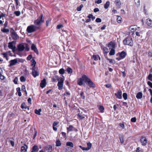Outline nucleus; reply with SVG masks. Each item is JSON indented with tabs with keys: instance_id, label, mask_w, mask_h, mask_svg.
<instances>
[{
	"instance_id": "obj_1",
	"label": "nucleus",
	"mask_w": 152,
	"mask_h": 152,
	"mask_svg": "<svg viewBox=\"0 0 152 152\" xmlns=\"http://www.w3.org/2000/svg\"><path fill=\"white\" fill-rule=\"evenodd\" d=\"M83 81L91 88H95L96 87L95 84L85 75H83L81 77L79 78L77 81V82L79 85L81 86L83 85Z\"/></svg>"
},
{
	"instance_id": "obj_2",
	"label": "nucleus",
	"mask_w": 152,
	"mask_h": 152,
	"mask_svg": "<svg viewBox=\"0 0 152 152\" xmlns=\"http://www.w3.org/2000/svg\"><path fill=\"white\" fill-rule=\"evenodd\" d=\"M43 15L42 14L37 19L35 20L34 21V24L36 26L40 27V29L41 28V24L44 22V20L43 19Z\"/></svg>"
},
{
	"instance_id": "obj_3",
	"label": "nucleus",
	"mask_w": 152,
	"mask_h": 152,
	"mask_svg": "<svg viewBox=\"0 0 152 152\" xmlns=\"http://www.w3.org/2000/svg\"><path fill=\"white\" fill-rule=\"evenodd\" d=\"M40 29V27L36 26L34 25H31L28 26L26 29V31L29 33H32Z\"/></svg>"
},
{
	"instance_id": "obj_4",
	"label": "nucleus",
	"mask_w": 152,
	"mask_h": 152,
	"mask_svg": "<svg viewBox=\"0 0 152 152\" xmlns=\"http://www.w3.org/2000/svg\"><path fill=\"white\" fill-rule=\"evenodd\" d=\"M123 42L124 45H127L131 47H132L133 45L132 38L129 36H128L124 40Z\"/></svg>"
},
{
	"instance_id": "obj_5",
	"label": "nucleus",
	"mask_w": 152,
	"mask_h": 152,
	"mask_svg": "<svg viewBox=\"0 0 152 152\" xmlns=\"http://www.w3.org/2000/svg\"><path fill=\"white\" fill-rule=\"evenodd\" d=\"M119 55V57L117 58L116 59L118 61H120L124 58L126 55V53L124 51H122L121 52L118 53L116 55L117 56Z\"/></svg>"
},
{
	"instance_id": "obj_6",
	"label": "nucleus",
	"mask_w": 152,
	"mask_h": 152,
	"mask_svg": "<svg viewBox=\"0 0 152 152\" xmlns=\"http://www.w3.org/2000/svg\"><path fill=\"white\" fill-rule=\"evenodd\" d=\"M64 80V79L63 78L60 77L59 81H58L57 86L59 90H61L63 89Z\"/></svg>"
},
{
	"instance_id": "obj_7",
	"label": "nucleus",
	"mask_w": 152,
	"mask_h": 152,
	"mask_svg": "<svg viewBox=\"0 0 152 152\" xmlns=\"http://www.w3.org/2000/svg\"><path fill=\"white\" fill-rule=\"evenodd\" d=\"M140 140L142 145L144 146L146 145L147 142V140L145 137L142 136L141 137Z\"/></svg>"
},
{
	"instance_id": "obj_8",
	"label": "nucleus",
	"mask_w": 152,
	"mask_h": 152,
	"mask_svg": "<svg viewBox=\"0 0 152 152\" xmlns=\"http://www.w3.org/2000/svg\"><path fill=\"white\" fill-rule=\"evenodd\" d=\"M18 63L17 58H15L12 60L9 61L10 64L9 66L10 67L15 65Z\"/></svg>"
},
{
	"instance_id": "obj_9",
	"label": "nucleus",
	"mask_w": 152,
	"mask_h": 152,
	"mask_svg": "<svg viewBox=\"0 0 152 152\" xmlns=\"http://www.w3.org/2000/svg\"><path fill=\"white\" fill-rule=\"evenodd\" d=\"M46 80L45 78H44L41 81L40 84V86L42 88H43L46 86Z\"/></svg>"
},
{
	"instance_id": "obj_10",
	"label": "nucleus",
	"mask_w": 152,
	"mask_h": 152,
	"mask_svg": "<svg viewBox=\"0 0 152 152\" xmlns=\"http://www.w3.org/2000/svg\"><path fill=\"white\" fill-rule=\"evenodd\" d=\"M116 98L121 99L122 98V91L121 90L118 91L117 93L115 94Z\"/></svg>"
},
{
	"instance_id": "obj_11",
	"label": "nucleus",
	"mask_w": 152,
	"mask_h": 152,
	"mask_svg": "<svg viewBox=\"0 0 152 152\" xmlns=\"http://www.w3.org/2000/svg\"><path fill=\"white\" fill-rule=\"evenodd\" d=\"M31 49L32 50H33L37 54H39L38 50L36 45L34 44H32V45L31 46Z\"/></svg>"
},
{
	"instance_id": "obj_12",
	"label": "nucleus",
	"mask_w": 152,
	"mask_h": 152,
	"mask_svg": "<svg viewBox=\"0 0 152 152\" xmlns=\"http://www.w3.org/2000/svg\"><path fill=\"white\" fill-rule=\"evenodd\" d=\"M91 58H93L95 61H97L98 60L100 61L101 58L98 55H93L91 57Z\"/></svg>"
},
{
	"instance_id": "obj_13",
	"label": "nucleus",
	"mask_w": 152,
	"mask_h": 152,
	"mask_svg": "<svg viewBox=\"0 0 152 152\" xmlns=\"http://www.w3.org/2000/svg\"><path fill=\"white\" fill-rule=\"evenodd\" d=\"M28 148V146L25 144H24L23 146H22L21 148V152H26L27 149Z\"/></svg>"
},
{
	"instance_id": "obj_14",
	"label": "nucleus",
	"mask_w": 152,
	"mask_h": 152,
	"mask_svg": "<svg viewBox=\"0 0 152 152\" xmlns=\"http://www.w3.org/2000/svg\"><path fill=\"white\" fill-rule=\"evenodd\" d=\"M107 46L109 48L112 47V48H115V44L112 41H111L107 44Z\"/></svg>"
},
{
	"instance_id": "obj_15",
	"label": "nucleus",
	"mask_w": 152,
	"mask_h": 152,
	"mask_svg": "<svg viewBox=\"0 0 152 152\" xmlns=\"http://www.w3.org/2000/svg\"><path fill=\"white\" fill-rule=\"evenodd\" d=\"M60 77H59L58 76L55 75L52 78V81L53 82H56V80L57 81H59Z\"/></svg>"
},
{
	"instance_id": "obj_16",
	"label": "nucleus",
	"mask_w": 152,
	"mask_h": 152,
	"mask_svg": "<svg viewBox=\"0 0 152 152\" xmlns=\"http://www.w3.org/2000/svg\"><path fill=\"white\" fill-rule=\"evenodd\" d=\"M32 75L34 77L39 75V72L37 70H34L32 71Z\"/></svg>"
},
{
	"instance_id": "obj_17",
	"label": "nucleus",
	"mask_w": 152,
	"mask_h": 152,
	"mask_svg": "<svg viewBox=\"0 0 152 152\" xmlns=\"http://www.w3.org/2000/svg\"><path fill=\"white\" fill-rule=\"evenodd\" d=\"M18 48L19 51H22L24 50L25 47L23 45L20 44L18 45Z\"/></svg>"
},
{
	"instance_id": "obj_18",
	"label": "nucleus",
	"mask_w": 152,
	"mask_h": 152,
	"mask_svg": "<svg viewBox=\"0 0 152 152\" xmlns=\"http://www.w3.org/2000/svg\"><path fill=\"white\" fill-rule=\"evenodd\" d=\"M59 124V122L57 121H55L53 123V130L56 131L57 130V129L56 127H55V126H56V125H58Z\"/></svg>"
},
{
	"instance_id": "obj_19",
	"label": "nucleus",
	"mask_w": 152,
	"mask_h": 152,
	"mask_svg": "<svg viewBox=\"0 0 152 152\" xmlns=\"http://www.w3.org/2000/svg\"><path fill=\"white\" fill-rule=\"evenodd\" d=\"M11 36L12 39L14 40H16L19 38V37L16 33L11 34Z\"/></svg>"
},
{
	"instance_id": "obj_20",
	"label": "nucleus",
	"mask_w": 152,
	"mask_h": 152,
	"mask_svg": "<svg viewBox=\"0 0 152 152\" xmlns=\"http://www.w3.org/2000/svg\"><path fill=\"white\" fill-rule=\"evenodd\" d=\"M114 3L115 4L116 6L118 8L120 7V5H121V2L120 0H115V1Z\"/></svg>"
},
{
	"instance_id": "obj_21",
	"label": "nucleus",
	"mask_w": 152,
	"mask_h": 152,
	"mask_svg": "<svg viewBox=\"0 0 152 152\" xmlns=\"http://www.w3.org/2000/svg\"><path fill=\"white\" fill-rule=\"evenodd\" d=\"M142 94L141 92H139L136 95V97L137 99H140L142 97Z\"/></svg>"
},
{
	"instance_id": "obj_22",
	"label": "nucleus",
	"mask_w": 152,
	"mask_h": 152,
	"mask_svg": "<svg viewBox=\"0 0 152 152\" xmlns=\"http://www.w3.org/2000/svg\"><path fill=\"white\" fill-rule=\"evenodd\" d=\"M32 150L35 152L38 151L39 150L38 146L37 145H34L32 147Z\"/></svg>"
},
{
	"instance_id": "obj_23",
	"label": "nucleus",
	"mask_w": 152,
	"mask_h": 152,
	"mask_svg": "<svg viewBox=\"0 0 152 152\" xmlns=\"http://www.w3.org/2000/svg\"><path fill=\"white\" fill-rule=\"evenodd\" d=\"M74 127L72 125H69L68 127L67 128V132L68 133L69 132L73 131Z\"/></svg>"
},
{
	"instance_id": "obj_24",
	"label": "nucleus",
	"mask_w": 152,
	"mask_h": 152,
	"mask_svg": "<svg viewBox=\"0 0 152 152\" xmlns=\"http://www.w3.org/2000/svg\"><path fill=\"white\" fill-rule=\"evenodd\" d=\"M147 23L148 26H152V20L150 19H147Z\"/></svg>"
},
{
	"instance_id": "obj_25",
	"label": "nucleus",
	"mask_w": 152,
	"mask_h": 152,
	"mask_svg": "<svg viewBox=\"0 0 152 152\" xmlns=\"http://www.w3.org/2000/svg\"><path fill=\"white\" fill-rule=\"evenodd\" d=\"M1 31L4 33H8L9 32V30L8 28H5L4 27L3 28L1 29Z\"/></svg>"
},
{
	"instance_id": "obj_26",
	"label": "nucleus",
	"mask_w": 152,
	"mask_h": 152,
	"mask_svg": "<svg viewBox=\"0 0 152 152\" xmlns=\"http://www.w3.org/2000/svg\"><path fill=\"white\" fill-rule=\"evenodd\" d=\"M66 145L69 146L71 148H73L74 145L73 143L72 142H68L66 143Z\"/></svg>"
},
{
	"instance_id": "obj_27",
	"label": "nucleus",
	"mask_w": 152,
	"mask_h": 152,
	"mask_svg": "<svg viewBox=\"0 0 152 152\" xmlns=\"http://www.w3.org/2000/svg\"><path fill=\"white\" fill-rule=\"evenodd\" d=\"M1 54L2 55H3L4 57L6 58L7 60H8L7 52L1 53Z\"/></svg>"
},
{
	"instance_id": "obj_28",
	"label": "nucleus",
	"mask_w": 152,
	"mask_h": 152,
	"mask_svg": "<svg viewBox=\"0 0 152 152\" xmlns=\"http://www.w3.org/2000/svg\"><path fill=\"white\" fill-rule=\"evenodd\" d=\"M56 146L57 147L60 146L61 145V143L59 139H57L56 142Z\"/></svg>"
},
{
	"instance_id": "obj_29",
	"label": "nucleus",
	"mask_w": 152,
	"mask_h": 152,
	"mask_svg": "<svg viewBox=\"0 0 152 152\" xmlns=\"http://www.w3.org/2000/svg\"><path fill=\"white\" fill-rule=\"evenodd\" d=\"M99 109L101 113H103L104 112V108L102 105L99 106Z\"/></svg>"
},
{
	"instance_id": "obj_30",
	"label": "nucleus",
	"mask_w": 152,
	"mask_h": 152,
	"mask_svg": "<svg viewBox=\"0 0 152 152\" xmlns=\"http://www.w3.org/2000/svg\"><path fill=\"white\" fill-rule=\"evenodd\" d=\"M3 73V71L1 70L0 71V79L1 80H4L5 79V77L2 75Z\"/></svg>"
},
{
	"instance_id": "obj_31",
	"label": "nucleus",
	"mask_w": 152,
	"mask_h": 152,
	"mask_svg": "<svg viewBox=\"0 0 152 152\" xmlns=\"http://www.w3.org/2000/svg\"><path fill=\"white\" fill-rule=\"evenodd\" d=\"M114 48H112L109 53V55L110 56L114 55L115 54V50Z\"/></svg>"
},
{
	"instance_id": "obj_32",
	"label": "nucleus",
	"mask_w": 152,
	"mask_h": 152,
	"mask_svg": "<svg viewBox=\"0 0 152 152\" xmlns=\"http://www.w3.org/2000/svg\"><path fill=\"white\" fill-rule=\"evenodd\" d=\"M110 5V2L109 1H107L106 2V3L104 5V8L105 9H107Z\"/></svg>"
},
{
	"instance_id": "obj_33",
	"label": "nucleus",
	"mask_w": 152,
	"mask_h": 152,
	"mask_svg": "<svg viewBox=\"0 0 152 152\" xmlns=\"http://www.w3.org/2000/svg\"><path fill=\"white\" fill-rule=\"evenodd\" d=\"M14 42V41L11 42H9L8 43V47L10 49H12V47H13V44Z\"/></svg>"
},
{
	"instance_id": "obj_34",
	"label": "nucleus",
	"mask_w": 152,
	"mask_h": 152,
	"mask_svg": "<svg viewBox=\"0 0 152 152\" xmlns=\"http://www.w3.org/2000/svg\"><path fill=\"white\" fill-rule=\"evenodd\" d=\"M20 107L22 109H26L28 107L26 105L25 103L23 102L21 104Z\"/></svg>"
},
{
	"instance_id": "obj_35",
	"label": "nucleus",
	"mask_w": 152,
	"mask_h": 152,
	"mask_svg": "<svg viewBox=\"0 0 152 152\" xmlns=\"http://www.w3.org/2000/svg\"><path fill=\"white\" fill-rule=\"evenodd\" d=\"M41 111V109H39L38 110L37 109H35L34 110V112L36 114L40 115H41L40 112Z\"/></svg>"
},
{
	"instance_id": "obj_36",
	"label": "nucleus",
	"mask_w": 152,
	"mask_h": 152,
	"mask_svg": "<svg viewBox=\"0 0 152 152\" xmlns=\"http://www.w3.org/2000/svg\"><path fill=\"white\" fill-rule=\"evenodd\" d=\"M47 150L48 151V152H51L52 151V147L50 145H49L47 147Z\"/></svg>"
},
{
	"instance_id": "obj_37",
	"label": "nucleus",
	"mask_w": 152,
	"mask_h": 152,
	"mask_svg": "<svg viewBox=\"0 0 152 152\" xmlns=\"http://www.w3.org/2000/svg\"><path fill=\"white\" fill-rule=\"evenodd\" d=\"M122 18L120 16L118 15L117 16V21L118 23H120L121 21Z\"/></svg>"
},
{
	"instance_id": "obj_38",
	"label": "nucleus",
	"mask_w": 152,
	"mask_h": 152,
	"mask_svg": "<svg viewBox=\"0 0 152 152\" xmlns=\"http://www.w3.org/2000/svg\"><path fill=\"white\" fill-rule=\"evenodd\" d=\"M66 71H67L68 74H71L72 72V69L69 67H68L67 68Z\"/></svg>"
},
{
	"instance_id": "obj_39",
	"label": "nucleus",
	"mask_w": 152,
	"mask_h": 152,
	"mask_svg": "<svg viewBox=\"0 0 152 152\" xmlns=\"http://www.w3.org/2000/svg\"><path fill=\"white\" fill-rule=\"evenodd\" d=\"M147 79L152 82V74L150 73L147 77Z\"/></svg>"
},
{
	"instance_id": "obj_40",
	"label": "nucleus",
	"mask_w": 152,
	"mask_h": 152,
	"mask_svg": "<svg viewBox=\"0 0 152 152\" xmlns=\"http://www.w3.org/2000/svg\"><path fill=\"white\" fill-rule=\"evenodd\" d=\"M103 50L104 51V54H107L108 52V50L106 47H104L103 48Z\"/></svg>"
},
{
	"instance_id": "obj_41",
	"label": "nucleus",
	"mask_w": 152,
	"mask_h": 152,
	"mask_svg": "<svg viewBox=\"0 0 152 152\" xmlns=\"http://www.w3.org/2000/svg\"><path fill=\"white\" fill-rule=\"evenodd\" d=\"M59 73L61 75H63L64 73V70L63 68L60 69L59 71Z\"/></svg>"
},
{
	"instance_id": "obj_42",
	"label": "nucleus",
	"mask_w": 152,
	"mask_h": 152,
	"mask_svg": "<svg viewBox=\"0 0 152 152\" xmlns=\"http://www.w3.org/2000/svg\"><path fill=\"white\" fill-rule=\"evenodd\" d=\"M87 149H88V150H89L91 148V146H92L90 142H88L87 143Z\"/></svg>"
},
{
	"instance_id": "obj_43",
	"label": "nucleus",
	"mask_w": 152,
	"mask_h": 152,
	"mask_svg": "<svg viewBox=\"0 0 152 152\" xmlns=\"http://www.w3.org/2000/svg\"><path fill=\"white\" fill-rule=\"evenodd\" d=\"M77 116L79 117L80 120L82 119L85 118V117L82 115H81L80 113H78Z\"/></svg>"
},
{
	"instance_id": "obj_44",
	"label": "nucleus",
	"mask_w": 152,
	"mask_h": 152,
	"mask_svg": "<svg viewBox=\"0 0 152 152\" xmlns=\"http://www.w3.org/2000/svg\"><path fill=\"white\" fill-rule=\"evenodd\" d=\"M123 96L124 99L126 100L127 99V95L126 93H124L123 94Z\"/></svg>"
},
{
	"instance_id": "obj_45",
	"label": "nucleus",
	"mask_w": 152,
	"mask_h": 152,
	"mask_svg": "<svg viewBox=\"0 0 152 152\" xmlns=\"http://www.w3.org/2000/svg\"><path fill=\"white\" fill-rule=\"evenodd\" d=\"M20 80L21 82H24L26 81V79L24 77L22 76L20 77Z\"/></svg>"
},
{
	"instance_id": "obj_46",
	"label": "nucleus",
	"mask_w": 152,
	"mask_h": 152,
	"mask_svg": "<svg viewBox=\"0 0 152 152\" xmlns=\"http://www.w3.org/2000/svg\"><path fill=\"white\" fill-rule=\"evenodd\" d=\"M119 139L121 143L122 144L124 142L123 137L122 136L119 137Z\"/></svg>"
},
{
	"instance_id": "obj_47",
	"label": "nucleus",
	"mask_w": 152,
	"mask_h": 152,
	"mask_svg": "<svg viewBox=\"0 0 152 152\" xmlns=\"http://www.w3.org/2000/svg\"><path fill=\"white\" fill-rule=\"evenodd\" d=\"M63 27V26L62 24H59L57 25L56 28L57 29H59Z\"/></svg>"
},
{
	"instance_id": "obj_48",
	"label": "nucleus",
	"mask_w": 152,
	"mask_h": 152,
	"mask_svg": "<svg viewBox=\"0 0 152 152\" xmlns=\"http://www.w3.org/2000/svg\"><path fill=\"white\" fill-rule=\"evenodd\" d=\"M80 96L81 99H84L85 98V96L84 95V93L83 92H81L80 93Z\"/></svg>"
},
{
	"instance_id": "obj_49",
	"label": "nucleus",
	"mask_w": 152,
	"mask_h": 152,
	"mask_svg": "<svg viewBox=\"0 0 152 152\" xmlns=\"http://www.w3.org/2000/svg\"><path fill=\"white\" fill-rule=\"evenodd\" d=\"M83 7V4H81L79 7H78L77 9V10L80 11L81 10L82 8Z\"/></svg>"
},
{
	"instance_id": "obj_50",
	"label": "nucleus",
	"mask_w": 152,
	"mask_h": 152,
	"mask_svg": "<svg viewBox=\"0 0 152 152\" xmlns=\"http://www.w3.org/2000/svg\"><path fill=\"white\" fill-rule=\"evenodd\" d=\"M14 14H15L17 16H19L20 14V12L19 11H15L14 12Z\"/></svg>"
},
{
	"instance_id": "obj_51",
	"label": "nucleus",
	"mask_w": 152,
	"mask_h": 152,
	"mask_svg": "<svg viewBox=\"0 0 152 152\" xmlns=\"http://www.w3.org/2000/svg\"><path fill=\"white\" fill-rule=\"evenodd\" d=\"M134 1L135 2V4L137 6H138L140 5V0H134Z\"/></svg>"
},
{
	"instance_id": "obj_52",
	"label": "nucleus",
	"mask_w": 152,
	"mask_h": 152,
	"mask_svg": "<svg viewBox=\"0 0 152 152\" xmlns=\"http://www.w3.org/2000/svg\"><path fill=\"white\" fill-rule=\"evenodd\" d=\"M79 147L81 149H82L83 150V151H88V149H87V148L86 147V148H85V147H83L81 145H80L79 146Z\"/></svg>"
},
{
	"instance_id": "obj_53",
	"label": "nucleus",
	"mask_w": 152,
	"mask_h": 152,
	"mask_svg": "<svg viewBox=\"0 0 152 152\" xmlns=\"http://www.w3.org/2000/svg\"><path fill=\"white\" fill-rule=\"evenodd\" d=\"M61 135L63 137L66 139V133L64 132H62L61 133Z\"/></svg>"
},
{
	"instance_id": "obj_54",
	"label": "nucleus",
	"mask_w": 152,
	"mask_h": 152,
	"mask_svg": "<svg viewBox=\"0 0 152 152\" xmlns=\"http://www.w3.org/2000/svg\"><path fill=\"white\" fill-rule=\"evenodd\" d=\"M31 62H32V63L31 64V65L32 66H33V65H36V62L34 59H33L32 60Z\"/></svg>"
},
{
	"instance_id": "obj_55",
	"label": "nucleus",
	"mask_w": 152,
	"mask_h": 152,
	"mask_svg": "<svg viewBox=\"0 0 152 152\" xmlns=\"http://www.w3.org/2000/svg\"><path fill=\"white\" fill-rule=\"evenodd\" d=\"M148 90L150 92L151 96H152L151 99L150 101L151 103H152V90L151 89H149Z\"/></svg>"
},
{
	"instance_id": "obj_56",
	"label": "nucleus",
	"mask_w": 152,
	"mask_h": 152,
	"mask_svg": "<svg viewBox=\"0 0 152 152\" xmlns=\"http://www.w3.org/2000/svg\"><path fill=\"white\" fill-rule=\"evenodd\" d=\"M9 142H10V144H11L12 146L13 147H14L15 145V143L14 141L12 140H10L9 141Z\"/></svg>"
},
{
	"instance_id": "obj_57",
	"label": "nucleus",
	"mask_w": 152,
	"mask_h": 152,
	"mask_svg": "<svg viewBox=\"0 0 152 152\" xmlns=\"http://www.w3.org/2000/svg\"><path fill=\"white\" fill-rule=\"evenodd\" d=\"M131 121L132 122H135L136 121V117H134L132 118L131 119Z\"/></svg>"
},
{
	"instance_id": "obj_58",
	"label": "nucleus",
	"mask_w": 152,
	"mask_h": 152,
	"mask_svg": "<svg viewBox=\"0 0 152 152\" xmlns=\"http://www.w3.org/2000/svg\"><path fill=\"white\" fill-rule=\"evenodd\" d=\"M123 104L122 105V106L126 107V108H128V105L127 104V103L126 102H123Z\"/></svg>"
},
{
	"instance_id": "obj_59",
	"label": "nucleus",
	"mask_w": 152,
	"mask_h": 152,
	"mask_svg": "<svg viewBox=\"0 0 152 152\" xmlns=\"http://www.w3.org/2000/svg\"><path fill=\"white\" fill-rule=\"evenodd\" d=\"M147 84L151 88H152V83L150 81H148L147 82Z\"/></svg>"
},
{
	"instance_id": "obj_60",
	"label": "nucleus",
	"mask_w": 152,
	"mask_h": 152,
	"mask_svg": "<svg viewBox=\"0 0 152 152\" xmlns=\"http://www.w3.org/2000/svg\"><path fill=\"white\" fill-rule=\"evenodd\" d=\"M95 21L97 23H100L102 21L101 19L99 18H96Z\"/></svg>"
},
{
	"instance_id": "obj_61",
	"label": "nucleus",
	"mask_w": 152,
	"mask_h": 152,
	"mask_svg": "<svg viewBox=\"0 0 152 152\" xmlns=\"http://www.w3.org/2000/svg\"><path fill=\"white\" fill-rule=\"evenodd\" d=\"M119 125L121 127L122 129H124L125 128V126L124 125V124H122V123H119Z\"/></svg>"
},
{
	"instance_id": "obj_62",
	"label": "nucleus",
	"mask_w": 152,
	"mask_h": 152,
	"mask_svg": "<svg viewBox=\"0 0 152 152\" xmlns=\"http://www.w3.org/2000/svg\"><path fill=\"white\" fill-rule=\"evenodd\" d=\"M18 62L23 63L24 62V60L22 58H17Z\"/></svg>"
},
{
	"instance_id": "obj_63",
	"label": "nucleus",
	"mask_w": 152,
	"mask_h": 152,
	"mask_svg": "<svg viewBox=\"0 0 152 152\" xmlns=\"http://www.w3.org/2000/svg\"><path fill=\"white\" fill-rule=\"evenodd\" d=\"M10 32L11 33V34H12L16 33V32L15 31V30L13 28H11V29Z\"/></svg>"
},
{
	"instance_id": "obj_64",
	"label": "nucleus",
	"mask_w": 152,
	"mask_h": 152,
	"mask_svg": "<svg viewBox=\"0 0 152 152\" xmlns=\"http://www.w3.org/2000/svg\"><path fill=\"white\" fill-rule=\"evenodd\" d=\"M51 20L48 19L46 21V24L47 27H48L49 23L50 22Z\"/></svg>"
}]
</instances>
